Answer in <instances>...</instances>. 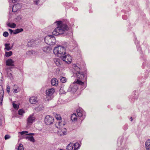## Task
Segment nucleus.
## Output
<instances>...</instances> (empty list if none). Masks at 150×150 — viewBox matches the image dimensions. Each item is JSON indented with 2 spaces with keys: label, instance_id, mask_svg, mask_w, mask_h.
<instances>
[{
  "label": "nucleus",
  "instance_id": "1",
  "mask_svg": "<svg viewBox=\"0 0 150 150\" xmlns=\"http://www.w3.org/2000/svg\"><path fill=\"white\" fill-rule=\"evenodd\" d=\"M57 27L52 32V34L53 35H57L62 34L69 30L67 25L63 22L59 21L57 22Z\"/></svg>",
  "mask_w": 150,
  "mask_h": 150
},
{
  "label": "nucleus",
  "instance_id": "2",
  "mask_svg": "<svg viewBox=\"0 0 150 150\" xmlns=\"http://www.w3.org/2000/svg\"><path fill=\"white\" fill-rule=\"evenodd\" d=\"M53 52L55 55L60 58L66 54L65 48L61 46L55 47L54 49Z\"/></svg>",
  "mask_w": 150,
  "mask_h": 150
},
{
  "label": "nucleus",
  "instance_id": "3",
  "mask_svg": "<svg viewBox=\"0 0 150 150\" xmlns=\"http://www.w3.org/2000/svg\"><path fill=\"white\" fill-rule=\"evenodd\" d=\"M45 41L47 44L50 45H53L56 42L55 37L52 35H49L45 37Z\"/></svg>",
  "mask_w": 150,
  "mask_h": 150
},
{
  "label": "nucleus",
  "instance_id": "4",
  "mask_svg": "<svg viewBox=\"0 0 150 150\" xmlns=\"http://www.w3.org/2000/svg\"><path fill=\"white\" fill-rule=\"evenodd\" d=\"M55 92L54 89L53 88H51L46 90V95L48 101L52 99V96Z\"/></svg>",
  "mask_w": 150,
  "mask_h": 150
},
{
  "label": "nucleus",
  "instance_id": "5",
  "mask_svg": "<svg viewBox=\"0 0 150 150\" xmlns=\"http://www.w3.org/2000/svg\"><path fill=\"white\" fill-rule=\"evenodd\" d=\"M76 112L78 117L81 118V120H83L85 118L86 115V114L82 108H78L76 110Z\"/></svg>",
  "mask_w": 150,
  "mask_h": 150
},
{
  "label": "nucleus",
  "instance_id": "6",
  "mask_svg": "<svg viewBox=\"0 0 150 150\" xmlns=\"http://www.w3.org/2000/svg\"><path fill=\"white\" fill-rule=\"evenodd\" d=\"M61 58L63 61H65L69 64L71 62V57L69 54L65 55V54Z\"/></svg>",
  "mask_w": 150,
  "mask_h": 150
},
{
  "label": "nucleus",
  "instance_id": "7",
  "mask_svg": "<svg viewBox=\"0 0 150 150\" xmlns=\"http://www.w3.org/2000/svg\"><path fill=\"white\" fill-rule=\"evenodd\" d=\"M54 120V118L52 117L50 115H47L45 117V122L47 125H50L53 123Z\"/></svg>",
  "mask_w": 150,
  "mask_h": 150
},
{
  "label": "nucleus",
  "instance_id": "8",
  "mask_svg": "<svg viewBox=\"0 0 150 150\" xmlns=\"http://www.w3.org/2000/svg\"><path fill=\"white\" fill-rule=\"evenodd\" d=\"M21 5L19 4L13 5L12 8V11L13 12H16L18 11H19L21 8Z\"/></svg>",
  "mask_w": 150,
  "mask_h": 150
},
{
  "label": "nucleus",
  "instance_id": "9",
  "mask_svg": "<svg viewBox=\"0 0 150 150\" xmlns=\"http://www.w3.org/2000/svg\"><path fill=\"white\" fill-rule=\"evenodd\" d=\"M77 79H82L85 76V75L83 72H77L76 73Z\"/></svg>",
  "mask_w": 150,
  "mask_h": 150
},
{
  "label": "nucleus",
  "instance_id": "10",
  "mask_svg": "<svg viewBox=\"0 0 150 150\" xmlns=\"http://www.w3.org/2000/svg\"><path fill=\"white\" fill-rule=\"evenodd\" d=\"M29 102L32 104H36L38 102L37 98L35 96L31 97L29 99Z\"/></svg>",
  "mask_w": 150,
  "mask_h": 150
},
{
  "label": "nucleus",
  "instance_id": "11",
  "mask_svg": "<svg viewBox=\"0 0 150 150\" xmlns=\"http://www.w3.org/2000/svg\"><path fill=\"white\" fill-rule=\"evenodd\" d=\"M14 61L11 59H9L6 62V65L8 66H14Z\"/></svg>",
  "mask_w": 150,
  "mask_h": 150
},
{
  "label": "nucleus",
  "instance_id": "12",
  "mask_svg": "<svg viewBox=\"0 0 150 150\" xmlns=\"http://www.w3.org/2000/svg\"><path fill=\"white\" fill-rule=\"evenodd\" d=\"M12 88L13 90V92L14 93H17L20 91L19 88L17 85H13L12 86Z\"/></svg>",
  "mask_w": 150,
  "mask_h": 150
},
{
  "label": "nucleus",
  "instance_id": "13",
  "mask_svg": "<svg viewBox=\"0 0 150 150\" xmlns=\"http://www.w3.org/2000/svg\"><path fill=\"white\" fill-rule=\"evenodd\" d=\"M35 118L33 116H30L28 119L27 124H32Z\"/></svg>",
  "mask_w": 150,
  "mask_h": 150
},
{
  "label": "nucleus",
  "instance_id": "14",
  "mask_svg": "<svg viewBox=\"0 0 150 150\" xmlns=\"http://www.w3.org/2000/svg\"><path fill=\"white\" fill-rule=\"evenodd\" d=\"M51 85L53 86H57L58 84L57 80L55 78H53L51 81Z\"/></svg>",
  "mask_w": 150,
  "mask_h": 150
},
{
  "label": "nucleus",
  "instance_id": "15",
  "mask_svg": "<svg viewBox=\"0 0 150 150\" xmlns=\"http://www.w3.org/2000/svg\"><path fill=\"white\" fill-rule=\"evenodd\" d=\"M145 146L147 150H150V139H149L146 141Z\"/></svg>",
  "mask_w": 150,
  "mask_h": 150
},
{
  "label": "nucleus",
  "instance_id": "16",
  "mask_svg": "<svg viewBox=\"0 0 150 150\" xmlns=\"http://www.w3.org/2000/svg\"><path fill=\"white\" fill-rule=\"evenodd\" d=\"M54 62L58 66H59L60 65L61 63V61L59 59L55 58L54 59Z\"/></svg>",
  "mask_w": 150,
  "mask_h": 150
},
{
  "label": "nucleus",
  "instance_id": "17",
  "mask_svg": "<svg viewBox=\"0 0 150 150\" xmlns=\"http://www.w3.org/2000/svg\"><path fill=\"white\" fill-rule=\"evenodd\" d=\"M71 119L72 121H76L78 120L77 116L76 113H74L71 115Z\"/></svg>",
  "mask_w": 150,
  "mask_h": 150
},
{
  "label": "nucleus",
  "instance_id": "18",
  "mask_svg": "<svg viewBox=\"0 0 150 150\" xmlns=\"http://www.w3.org/2000/svg\"><path fill=\"white\" fill-rule=\"evenodd\" d=\"M74 83L81 86L84 84V83L81 81L79 80L78 79H76L74 82Z\"/></svg>",
  "mask_w": 150,
  "mask_h": 150
},
{
  "label": "nucleus",
  "instance_id": "19",
  "mask_svg": "<svg viewBox=\"0 0 150 150\" xmlns=\"http://www.w3.org/2000/svg\"><path fill=\"white\" fill-rule=\"evenodd\" d=\"M79 146V144L78 143H76L73 145L72 148V150H75L78 149Z\"/></svg>",
  "mask_w": 150,
  "mask_h": 150
},
{
  "label": "nucleus",
  "instance_id": "20",
  "mask_svg": "<svg viewBox=\"0 0 150 150\" xmlns=\"http://www.w3.org/2000/svg\"><path fill=\"white\" fill-rule=\"evenodd\" d=\"M7 25L12 28H14L16 26V24L13 23H7Z\"/></svg>",
  "mask_w": 150,
  "mask_h": 150
},
{
  "label": "nucleus",
  "instance_id": "21",
  "mask_svg": "<svg viewBox=\"0 0 150 150\" xmlns=\"http://www.w3.org/2000/svg\"><path fill=\"white\" fill-rule=\"evenodd\" d=\"M4 91L3 90H1L0 91V94L1 95V97H0V100H1V102L0 103L1 104V103H2L3 99V97L4 96Z\"/></svg>",
  "mask_w": 150,
  "mask_h": 150
},
{
  "label": "nucleus",
  "instance_id": "22",
  "mask_svg": "<svg viewBox=\"0 0 150 150\" xmlns=\"http://www.w3.org/2000/svg\"><path fill=\"white\" fill-rule=\"evenodd\" d=\"M5 50H6L7 51H9L11 49V47H10V44L6 43L5 44Z\"/></svg>",
  "mask_w": 150,
  "mask_h": 150
},
{
  "label": "nucleus",
  "instance_id": "23",
  "mask_svg": "<svg viewBox=\"0 0 150 150\" xmlns=\"http://www.w3.org/2000/svg\"><path fill=\"white\" fill-rule=\"evenodd\" d=\"M23 31V29L22 28L17 29H16L13 32L14 34H16Z\"/></svg>",
  "mask_w": 150,
  "mask_h": 150
},
{
  "label": "nucleus",
  "instance_id": "24",
  "mask_svg": "<svg viewBox=\"0 0 150 150\" xmlns=\"http://www.w3.org/2000/svg\"><path fill=\"white\" fill-rule=\"evenodd\" d=\"M54 115L55 118L58 120H61L62 118L59 115H58L56 113H54Z\"/></svg>",
  "mask_w": 150,
  "mask_h": 150
},
{
  "label": "nucleus",
  "instance_id": "25",
  "mask_svg": "<svg viewBox=\"0 0 150 150\" xmlns=\"http://www.w3.org/2000/svg\"><path fill=\"white\" fill-rule=\"evenodd\" d=\"M26 139L32 142H35L34 139L33 137H27Z\"/></svg>",
  "mask_w": 150,
  "mask_h": 150
},
{
  "label": "nucleus",
  "instance_id": "26",
  "mask_svg": "<svg viewBox=\"0 0 150 150\" xmlns=\"http://www.w3.org/2000/svg\"><path fill=\"white\" fill-rule=\"evenodd\" d=\"M12 54V52L10 51L8 52H6L5 55L6 57H8L11 56Z\"/></svg>",
  "mask_w": 150,
  "mask_h": 150
},
{
  "label": "nucleus",
  "instance_id": "27",
  "mask_svg": "<svg viewBox=\"0 0 150 150\" xmlns=\"http://www.w3.org/2000/svg\"><path fill=\"white\" fill-rule=\"evenodd\" d=\"M72 144L71 143H70L67 146V150H72Z\"/></svg>",
  "mask_w": 150,
  "mask_h": 150
},
{
  "label": "nucleus",
  "instance_id": "28",
  "mask_svg": "<svg viewBox=\"0 0 150 150\" xmlns=\"http://www.w3.org/2000/svg\"><path fill=\"white\" fill-rule=\"evenodd\" d=\"M61 81L63 83H65L66 81V79L65 77H61L60 78Z\"/></svg>",
  "mask_w": 150,
  "mask_h": 150
},
{
  "label": "nucleus",
  "instance_id": "29",
  "mask_svg": "<svg viewBox=\"0 0 150 150\" xmlns=\"http://www.w3.org/2000/svg\"><path fill=\"white\" fill-rule=\"evenodd\" d=\"M12 103L13 108L15 109L18 110L19 108V105H18L17 104H15L14 102H13Z\"/></svg>",
  "mask_w": 150,
  "mask_h": 150
},
{
  "label": "nucleus",
  "instance_id": "30",
  "mask_svg": "<svg viewBox=\"0 0 150 150\" xmlns=\"http://www.w3.org/2000/svg\"><path fill=\"white\" fill-rule=\"evenodd\" d=\"M25 113V111L22 109H20L18 111V114L20 115H22Z\"/></svg>",
  "mask_w": 150,
  "mask_h": 150
},
{
  "label": "nucleus",
  "instance_id": "31",
  "mask_svg": "<svg viewBox=\"0 0 150 150\" xmlns=\"http://www.w3.org/2000/svg\"><path fill=\"white\" fill-rule=\"evenodd\" d=\"M3 80L2 74L0 73V85L2 83V81Z\"/></svg>",
  "mask_w": 150,
  "mask_h": 150
},
{
  "label": "nucleus",
  "instance_id": "32",
  "mask_svg": "<svg viewBox=\"0 0 150 150\" xmlns=\"http://www.w3.org/2000/svg\"><path fill=\"white\" fill-rule=\"evenodd\" d=\"M23 148L21 144H20L18 147V150H23Z\"/></svg>",
  "mask_w": 150,
  "mask_h": 150
},
{
  "label": "nucleus",
  "instance_id": "33",
  "mask_svg": "<svg viewBox=\"0 0 150 150\" xmlns=\"http://www.w3.org/2000/svg\"><path fill=\"white\" fill-rule=\"evenodd\" d=\"M6 91L8 93H9L10 92V87L8 85L6 86Z\"/></svg>",
  "mask_w": 150,
  "mask_h": 150
},
{
  "label": "nucleus",
  "instance_id": "34",
  "mask_svg": "<svg viewBox=\"0 0 150 150\" xmlns=\"http://www.w3.org/2000/svg\"><path fill=\"white\" fill-rule=\"evenodd\" d=\"M28 133V132L27 131H23L19 132L22 135L24 134H26Z\"/></svg>",
  "mask_w": 150,
  "mask_h": 150
},
{
  "label": "nucleus",
  "instance_id": "35",
  "mask_svg": "<svg viewBox=\"0 0 150 150\" xmlns=\"http://www.w3.org/2000/svg\"><path fill=\"white\" fill-rule=\"evenodd\" d=\"M10 138V136L8 135H6L5 136L4 138L5 140H7L9 139Z\"/></svg>",
  "mask_w": 150,
  "mask_h": 150
},
{
  "label": "nucleus",
  "instance_id": "36",
  "mask_svg": "<svg viewBox=\"0 0 150 150\" xmlns=\"http://www.w3.org/2000/svg\"><path fill=\"white\" fill-rule=\"evenodd\" d=\"M3 35L4 37H7L8 35V33L7 32H5L4 33Z\"/></svg>",
  "mask_w": 150,
  "mask_h": 150
},
{
  "label": "nucleus",
  "instance_id": "37",
  "mask_svg": "<svg viewBox=\"0 0 150 150\" xmlns=\"http://www.w3.org/2000/svg\"><path fill=\"white\" fill-rule=\"evenodd\" d=\"M60 124V123L59 122L58 123H56L55 124V125L56 126V127L57 128H60V125H59H59Z\"/></svg>",
  "mask_w": 150,
  "mask_h": 150
},
{
  "label": "nucleus",
  "instance_id": "38",
  "mask_svg": "<svg viewBox=\"0 0 150 150\" xmlns=\"http://www.w3.org/2000/svg\"><path fill=\"white\" fill-rule=\"evenodd\" d=\"M39 0H35V4L36 5H37L38 4V1H39Z\"/></svg>",
  "mask_w": 150,
  "mask_h": 150
},
{
  "label": "nucleus",
  "instance_id": "39",
  "mask_svg": "<svg viewBox=\"0 0 150 150\" xmlns=\"http://www.w3.org/2000/svg\"><path fill=\"white\" fill-rule=\"evenodd\" d=\"M19 0H12V2L13 3H16L17 2H18Z\"/></svg>",
  "mask_w": 150,
  "mask_h": 150
},
{
  "label": "nucleus",
  "instance_id": "40",
  "mask_svg": "<svg viewBox=\"0 0 150 150\" xmlns=\"http://www.w3.org/2000/svg\"><path fill=\"white\" fill-rule=\"evenodd\" d=\"M9 31L11 33H12L13 32V30H11V29H9Z\"/></svg>",
  "mask_w": 150,
  "mask_h": 150
},
{
  "label": "nucleus",
  "instance_id": "41",
  "mask_svg": "<svg viewBox=\"0 0 150 150\" xmlns=\"http://www.w3.org/2000/svg\"><path fill=\"white\" fill-rule=\"evenodd\" d=\"M27 135H34V134H33V133H30V134H27Z\"/></svg>",
  "mask_w": 150,
  "mask_h": 150
},
{
  "label": "nucleus",
  "instance_id": "42",
  "mask_svg": "<svg viewBox=\"0 0 150 150\" xmlns=\"http://www.w3.org/2000/svg\"><path fill=\"white\" fill-rule=\"evenodd\" d=\"M130 119H131V120L132 121V117H131Z\"/></svg>",
  "mask_w": 150,
  "mask_h": 150
},
{
  "label": "nucleus",
  "instance_id": "43",
  "mask_svg": "<svg viewBox=\"0 0 150 150\" xmlns=\"http://www.w3.org/2000/svg\"><path fill=\"white\" fill-rule=\"evenodd\" d=\"M61 91V90H60L59 92H60V91Z\"/></svg>",
  "mask_w": 150,
  "mask_h": 150
}]
</instances>
